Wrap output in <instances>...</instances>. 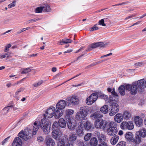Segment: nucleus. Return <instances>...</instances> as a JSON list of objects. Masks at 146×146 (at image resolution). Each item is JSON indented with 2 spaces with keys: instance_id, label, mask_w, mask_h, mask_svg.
<instances>
[{
  "instance_id": "c9c22d12",
  "label": "nucleus",
  "mask_w": 146,
  "mask_h": 146,
  "mask_svg": "<svg viewBox=\"0 0 146 146\" xmlns=\"http://www.w3.org/2000/svg\"><path fill=\"white\" fill-rule=\"evenodd\" d=\"M94 101L93 99H92V98L90 96L87 98L86 102L88 105H91L95 102V101Z\"/></svg>"
},
{
  "instance_id": "aec40b11",
  "label": "nucleus",
  "mask_w": 146,
  "mask_h": 146,
  "mask_svg": "<svg viewBox=\"0 0 146 146\" xmlns=\"http://www.w3.org/2000/svg\"><path fill=\"white\" fill-rule=\"evenodd\" d=\"M45 142L47 146H54L55 144L54 141L50 138H46Z\"/></svg>"
},
{
  "instance_id": "4468645a",
  "label": "nucleus",
  "mask_w": 146,
  "mask_h": 146,
  "mask_svg": "<svg viewBox=\"0 0 146 146\" xmlns=\"http://www.w3.org/2000/svg\"><path fill=\"white\" fill-rule=\"evenodd\" d=\"M79 102L78 99L76 96L69 98L68 99L67 102V103H68V105H70L71 104L73 105L77 104L79 103Z\"/></svg>"
},
{
  "instance_id": "e433bc0d",
  "label": "nucleus",
  "mask_w": 146,
  "mask_h": 146,
  "mask_svg": "<svg viewBox=\"0 0 146 146\" xmlns=\"http://www.w3.org/2000/svg\"><path fill=\"white\" fill-rule=\"evenodd\" d=\"M131 114L128 111H125L123 113V117L126 120L128 119L131 117Z\"/></svg>"
},
{
  "instance_id": "de8ad7c7",
  "label": "nucleus",
  "mask_w": 146,
  "mask_h": 146,
  "mask_svg": "<svg viewBox=\"0 0 146 146\" xmlns=\"http://www.w3.org/2000/svg\"><path fill=\"white\" fill-rule=\"evenodd\" d=\"M16 1L15 0L12 3L9 4L8 5V7L9 8H11L15 7V5Z\"/></svg>"
},
{
  "instance_id": "9d476101",
  "label": "nucleus",
  "mask_w": 146,
  "mask_h": 146,
  "mask_svg": "<svg viewBox=\"0 0 146 146\" xmlns=\"http://www.w3.org/2000/svg\"><path fill=\"white\" fill-rule=\"evenodd\" d=\"M110 107L111 111L109 114L110 116H112L115 115L118 111L119 110V106L116 103H112Z\"/></svg>"
},
{
  "instance_id": "774afa93",
  "label": "nucleus",
  "mask_w": 146,
  "mask_h": 146,
  "mask_svg": "<svg viewBox=\"0 0 146 146\" xmlns=\"http://www.w3.org/2000/svg\"><path fill=\"white\" fill-rule=\"evenodd\" d=\"M112 53H110L109 54H107L106 55L102 56H101V58H103V57H107V56H109L111 55H112Z\"/></svg>"
},
{
  "instance_id": "e2e57ef3",
  "label": "nucleus",
  "mask_w": 146,
  "mask_h": 146,
  "mask_svg": "<svg viewBox=\"0 0 146 146\" xmlns=\"http://www.w3.org/2000/svg\"><path fill=\"white\" fill-rule=\"evenodd\" d=\"M111 93L115 97H117L118 96V95L115 92L114 89H113V90Z\"/></svg>"
},
{
  "instance_id": "0eeeda50",
  "label": "nucleus",
  "mask_w": 146,
  "mask_h": 146,
  "mask_svg": "<svg viewBox=\"0 0 146 146\" xmlns=\"http://www.w3.org/2000/svg\"><path fill=\"white\" fill-rule=\"evenodd\" d=\"M121 128L123 129L132 130L134 127L133 124L131 121H123L121 124Z\"/></svg>"
},
{
  "instance_id": "7ed1b4c3",
  "label": "nucleus",
  "mask_w": 146,
  "mask_h": 146,
  "mask_svg": "<svg viewBox=\"0 0 146 146\" xmlns=\"http://www.w3.org/2000/svg\"><path fill=\"white\" fill-rule=\"evenodd\" d=\"M66 105V102L63 100L60 101L57 104L56 106L57 110L55 115L56 119H58L62 115L63 112L62 110L65 108Z\"/></svg>"
},
{
  "instance_id": "20e7f679",
  "label": "nucleus",
  "mask_w": 146,
  "mask_h": 146,
  "mask_svg": "<svg viewBox=\"0 0 146 146\" xmlns=\"http://www.w3.org/2000/svg\"><path fill=\"white\" fill-rule=\"evenodd\" d=\"M116 124L113 121H111L109 124V127L107 130V132L108 135L113 136L117 133L118 131L116 127Z\"/></svg>"
},
{
  "instance_id": "5fc2aeb1",
  "label": "nucleus",
  "mask_w": 146,
  "mask_h": 146,
  "mask_svg": "<svg viewBox=\"0 0 146 146\" xmlns=\"http://www.w3.org/2000/svg\"><path fill=\"white\" fill-rule=\"evenodd\" d=\"M43 82V81L42 80H41L40 81L38 82L37 83H34L33 84V86L35 87H37L39 86Z\"/></svg>"
},
{
  "instance_id": "b1692460",
  "label": "nucleus",
  "mask_w": 146,
  "mask_h": 146,
  "mask_svg": "<svg viewBox=\"0 0 146 146\" xmlns=\"http://www.w3.org/2000/svg\"><path fill=\"white\" fill-rule=\"evenodd\" d=\"M55 108L54 107H51L48 108L46 110V112L48 113H50V115L49 116V117H52L54 115L55 116V113L56 112Z\"/></svg>"
},
{
  "instance_id": "69168bd1",
  "label": "nucleus",
  "mask_w": 146,
  "mask_h": 146,
  "mask_svg": "<svg viewBox=\"0 0 146 146\" xmlns=\"http://www.w3.org/2000/svg\"><path fill=\"white\" fill-rule=\"evenodd\" d=\"M66 43L67 42H65L64 39H63L60 41L59 44L62 45L64 44H66Z\"/></svg>"
},
{
  "instance_id": "603ef678",
  "label": "nucleus",
  "mask_w": 146,
  "mask_h": 146,
  "mask_svg": "<svg viewBox=\"0 0 146 146\" xmlns=\"http://www.w3.org/2000/svg\"><path fill=\"white\" fill-rule=\"evenodd\" d=\"M144 64V63L142 62H139L135 64V66L137 67L141 66Z\"/></svg>"
},
{
  "instance_id": "37998d69",
  "label": "nucleus",
  "mask_w": 146,
  "mask_h": 146,
  "mask_svg": "<svg viewBox=\"0 0 146 146\" xmlns=\"http://www.w3.org/2000/svg\"><path fill=\"white\" fill-rule=\"evenodd\" d=\"M31 71L30 68H28L23 69L21 72V74H26L30 72Z\"/></svg>"
},
{
  "instance_id": "c03bdc74",
  "label": "nucleus",
  "mask_w": 146,
  "mask_h": 146,
  "mask_svg": "<svg viewBox=\"0 0 146 146\" xmlns=\"http://www.w3.org/2000/svg\"><path fill=\"white\" fill-rule=\"evenodd\" d=\"M43 10V7H40L36 8L35 11L36 13H40Z\"/></svg>"
},
{
  "instance_id": "c85d7f7f",
  "label": "nucleus",
  "mask_w": 146,
  "mask_h": 146,
  "mask_svg": "<svg viewBox=\"0 0 146 146\" xmlns=\"http://www.w3.org/2000/svg\"><path fill=\"white\" fill-rule=\"evenodd\" d=\"M119 137L118 135H115L110 140V142L112 145L115 144L118 141Z\"/></svg>"
},
{
  "instance_id": "412c9836",
  "label": "nucleus",
  "mask_w": 146,
  "mask_h": 146,
  "mask_svg": "<svg viewBox=\"0 0 146 146\" xmlns=\"http://www.w3.org/2000/svg\"><path fill=\"white\" fill-rule=\"evenodd\" d=\"M135 121L136 125L138 127H141L143 125V120L139 116H137L135 117Z\"/></svg>"
},
{
  "instance_id": "13d9d810",
  "label": "nucleus",
  "mask_w": 146,
  "mask_h": 146,
  "mask_svg": "<svg viewBox=\"0 0 146 146\" xmlns=\"http://www.w3.org/2000/svg\"><path fill=\"white\" fill-rule=\"evenodd\" d=\"M100 97L101 98L103 99L106 100H107V99H108V96L106 95H104V94H103V95H101L100 96Z\"/></svg>"
},
{
  "instance_id": "a19ab883",
  "label": "nucleus",
  "mask_w": 146,
  "mask_h": 146,
  "mask_svg": "<svg viewBox=\"0 0 146 146\" xmlns=\"http://www.w3.org/2000/svg\"><path fill=\"white\" fill-rule=\"evenodd\" d=\"M91 97L92 98V99H93V101H96L97 100L98 96L97 94L96 93H94L92 94L91 95Z\"/></svg>"
},
{
  "instance_id": "3c124183",
  "label": "nucleus",
  "mask_w": 146,
  "mask_h": 146,
  "mask_svg": "<svg viewBox=\"0 0 146 146\" xmlns=\"http://www.w3.org/2000/svg\"><path fill=\"white\" fill-rule=\"evenodd\" d=\"M96 25L97 24H96L93 27H91L90 30V31H93L98 30L99 29L98 27L96 26Z\"/></svg>"
},
{
  "instance_id": "49530a36",
  "label": "nucleus",
  "mask_w": 146,
  "mask_h": 146,
  "mask_svg": "<svg viewBox=\"0 0 146 146\" xmlns=\"http://www.w3.org/2000/svg\"><path fill=\"white\" fill-rule=\"evenodd\" d=\"M2 55H5V56L4 57V58H5L6 57L7 58H8L9 57H11L12 56V54L11 52H8L5 54H3Z\"/></svg>"
},
{
  "instance_id": "a18cd8bd",
  "label": "nucleus",
  "mask_w": 146,
  "mask_h": 146,
  "mask_svg": "<svg viewBox=\"0 0 146 146\" xmlns=\"http://www.w3.org/2000/svg\"><path fill=\"white\" fill-rule=\"evenodd\" d=\"M58 123L56 121H55L54 122L52 126V129H56L58 127Z\"/></svg>"
},
{
  "instance_id": "09e8293b",
  "label": "nucleus",
  "mask_w": 146,
  "mask_h": 146,
  "mask_svg": "<svg viewBox=\"0 0 146 146\" xmlns=\"http://www.w3.org/2000/svg\"><path fill=\"white\" fill-rule=\"evenodd\" d=\"M11 46V45L10 44H7V45L5 46V48L4 50V51L5 52H7L8 51L9 49V48H10Z\"/></svg>"
},
{
  "instance_id": "2eb2a0df",
  "label": "nucleus",
  "mask_w": 146,
  "mask_h": 146,
  "mask_svg": "<svg viewBox=\"0 0 146 146\" xmlns=\"http://www.w3.org/2000/svg\"><path fill=\"white\" fill-rule=\"evenodd\" d=\"M69 120H66L68 128L70 129L73 130L75 127L76 125L74 122L75 121L74 119H70Z\"/></svg>"
},
{
  "instance_id": "052dcab7",
  "label": "nucleus",
  "mask_w": 146,
  "mask_h": 146,
  "mask_svg": "<svg viewBox=\"0 0 146 146\" xmlns=\"http://www.w3.org/2000/svg\"><path fill=\"white\" fill-rule=\"evenodd\" d=\"M50 113H48V112H46V111L45 113L44 114V116L45 118H51L52 117H49L48 116L50 115Z\"/></svg>"
},
{
  "instance_id": "39448f33",
  "label": "nucleus",
  "mask_w": 146,
  "mask_h": 146,
  "mask_svg": "<svg viewBox=\"0 0 146 146\" xmlns=\"http://www.w3.org/2000/svg\"><path fill=\"white\" fill-rule=\"evenodd\" d=\"M48 122L46 120L45 118H43L41 120L40 127L43 132L46 134H48L50 131V128L48 127Z\"/></svg>"
},
{
  "instance_id": "338daca9",
  "label": "nucleus",
  "mask_w": 146,
  "mask_h": 146,
  "mask_svg": "<svg viewBox=\"0 0 146 146\" xmlns=\"http://www.w3.org/2000/svg\"><path fill=\"white\" fill-rule=\"evenodd\" d=\"M37 139L38 141H40V142L44 140L43 138L41 136L38 137L37 138Z\"/></svg>"
},
{
  "instance_id": "2f4dec72",
  "label": "nucleus",
  "mask_w": 146,
  "mask_h": 146,
  "mask_svg": "<svg viewBox=\"0 0 146 146\" xmlns=\"http://www.w3.org/2000/svg\"><path fill=\"white\" fill-rule=\"evenodd\" d=\"M84 126L85 129L88 130H91L93 129L91 123L89 121L86 122Z\"/></svg>"
},
{
  "instance_id": "4c0bfd02",
  "label": "nucleus",
  "mask_w": 146,
  "mask_h": 146,
  "mask_svg": "<svg viewBox=\"0 0 146 146\" xmlns=\"http://www.w3.org/2000/svg\"><path fill=\"white\" fill-rule=\"evenodd\" d=\"M106 19H107L105 18L99 20L98 22V25L104 27L106 26V24L104 23V21H106Z\"/></svg>"
},
{
  "instance_id": "864d4df0",
  "label": "nucleus",
  "mask_w": 146,
  "mask_h": 146,
  "mask_svg": "<svg viewBox=\"0 0 146 146\" xmlns=\"http://www.w3.org/2000/svg\"><path fill=\"white\" fill-rule=\"evenodd\" d=\"M84 143L81 140H78L77 141L76 144L79 146H82Z\"/></svg>"
},
{
  "instance_id": "a878e982",
  "label": "nucleus",
  "mask_w": 146,
  "mask_h": 146,
  "mask_svg": "<svg viewBox=\"0 0 146 146\" xmlns=\"http://www.w3.org/2000/svg\"><path fill=\"white\" fill-rule=\"evenodd\" d=\"M13 107V106L12 105H11L4 108L1 112V115H6L8 113L10 109V108Z\"/></svg>"
},
{
  "instance_id": "5701e85b",
  "label": "nucleus",
  "mask_w": 146,
  "mask_h": 146,
  "mask_svg": "<svg viewBox=\"0 0 146 146\" xmlns=\"http://www.w3.org/2000/svg\"><path fill=\"white\" fill-rule=\"evenodd\" d=\"M145 81L144 79H141L138 80L137 82H135L136 85L139 88L141 89L143 87H144L145 85Z\"/></svg>"
},
{
  "instance_id": "f03ea898",
  "label": "nucleus",
  "mask_w": 146,
  "mask_h": 146,
  "mask_svg": "<svg viewBox=\"0 0 146 146\" xmlns=\"http://www.w3.org/2000/svg\"><path fill=\"white\" fill-rule=\"evenodd\" d=\"M92 109L88 106L82 107L80 108L79 111L77 112L75 115V118L76 120L80 121V122L82 123V121L86 119V117L88 113H91Z\"/></svg>"
},
{
  "instance_id": "ea45409f",
  "label": "nucleus",
  "mask_w": 146,
  "mask_h": 146,
  "mask_svg": "<svg viewBox=\"0 0 146 146\" xmlns=\"http://www.w3.org/2000/svg\"><path fill=\"white\" fill-rule=\"evenodd\" d=\"M92 134L91 133H87L84 137V139L85 141H88L91 138Z\"/></svg>"
},
{
  "instance_id": "c756f323",
  "label": "nucleus",
  "mask_w": 146,
  "mask_h": 146,
  "mask_svg": "<svg viewBox=\"0 0 146 146\" xmlns=\"http://www.w3.org/2000/svg\"><path fill=\"white\" fill-rule=\"evenodd\" d=\"M98 140L95 137H93L91 138L90 142L91 146H97L98 145Z\"/></svg>"
},
{
  "instance_id": "423d86ee",
  "label": "nucleus",
  "mask_w": 146,
  "mask_h": 146,
  "mask_svg": "<svg viewBox=\"0 0 146 146\" xmlns=\"http://www.w3.org/2000/svg\"><path fill=\"white\" fill-rule=\"evenodd\" d=\"M104 121L102 119L96 120L94 122V125L97 129H104L106 127V123L104 124Z\"/></svg>"
},
{
  "instance_id": "f704fd0d",
  "label": "nucleus",
  "mask_w": 146,
  "mask_h": 146,
  "mask_svg": "<svg viewBox=\"0 0 146 146\" xmlns=\"http://www.w3.org/2000/svg\"><path fill=\"white\" fill-rule=\"evenodd\" d=\"M106 139V136L103 134H101L98 137V139L100 143L105 142Z\"/></svg>"
},
{
  "instance_id": "393cba45",
  "label": "nucleus",
  "mask_w": 146,
  "mask_h": 146,
  "mask_svg": "<svg viewBox=\"0 0 146 146\" xmlns=\"http://www.w3.org/2000/svg\"><path fill=\"white\" fill-rule=\"evenodd\" d=\"M136 134H138L141 137L144 138L146 136V130L144 128L142 129L137 131Z\"/></svg>"
},
{
  "instance_id": "72a5a7b5",
  "label": "nucleus",
  "mask_w": 146,
  "mask_h": 146,
  "mask_svg": "<svg viewBox=\"0 0 146 146\" xmlns=\"http://www.w3.org/2000/svg\"><path fill=\"white\" fill-rule=\"evenodd\" d=\"M59 141L57 143L58 146H65L66 144V141L64 139H58Z\"/></svg>"
},
{
  "instance_id": "f8f14e48",
  "label": "nucleus",
  "mask_w": 146,
  "mask_h": 146,
  "mask_svg": "<svg viewBox=\"0 0 146 146\" xmlns=\"http://www.w3.org/2000/svg\"><path fill=\"white\" fill-rule=\"evenodd\" d=\"M83 126L82 123L79 122L78 127L76 129V132L77 133L76 134L77 135L81 136L83 135Z\"/></svg>"
},
{
  "instance_id": "7c9ffc66",
  "label": "nucleus",
  "mask_w": 146,
  "mask_h": 146,
  "mask_svg": "<svg viewBox=\"0 0 146 146\" xmlns=\"http://www.w3.org/2000/svg\"><path fill=\"white\" fill-rule=\"evenodd\" d=\"M141 137L138 134H136L135 135V139H133V142L134 143L136 144H139L141 143Z\"/></svg>"
},
{
  "instance_id": "8fccbe9b",
  "label": "nucleus",
  "mask_w": 146,
  "mask_h": 146,
  "mask_svg": "<svg viewBox=\"0 0 146 146\" xmlns=\"http://www.w3.org/2000/svg\"><path fill=\"white\" fill-rule=\"evenodd\" d=\"M10 136H9L7 138L5 139L2 141L1 142V144L3 145H5L8 141V140L9 139Z\"/></svg>"
},
{
  "instance_id": "6e6552de",
  "label": "nucleus",
  "mask_w": 146,
  "mask_h": 146,
  "mask_svg": "<svg viewBox=\"0 0 146 146\" xmlns=\"http://www.w3.org/2000/svg\"><path fill=\"white\" fill-rule=\"evenodd\" d=\"M137 86L134 82L132 85L127 84L126 86V90L130 91L131 94L132 95H134L137 94Z\"/></svg>"
},
{
  "instance_id": "58836bf2",
  "label": "nucleus",
  "mask_w": 146,
  "mask_h": 146,
  "mask_svg": "<svg viewBox=\"0 0 146 146\" xmlns=\"http://www.w3.org/2000/svg\"><path fill=\"white\" fill-rule=\"evenodd\" d=\"M43 10L44 11L48 12L50 11L51 9L49 5L48 4H46L45 6L43 7Z\"/></svg>"
},
{
  "instance_id": "ddd939ff",
  "label": "nucleus",
  "mask_w": 146,
  "mask_h": 146,
  "mask_svg": "<svg viewBox=\"0 0 146 146\" xmlns=\"http://www.w3.org/2000/svg\"><path fill=\"white\" fill-rule=\"evenodd\" d=\"M74 112L73 110L68 109L66 110L65 111V118L66 120H69L70 119H73L71 115Z\"/></svg>"
},
{
  "instance_id": "bf43d9fd",
  "label": "nucleus",
  "mask_w": 146,
  "mask_h": 146,
  "mask_svg": "<svg viewBox=\"0 0 146 146\" xmlns=\"http://www.w3.org/2000/svg\"><path fill=\"white\" fill-rule=\"evenodd\" d=\"M98 146H110L106 142H102L99 144Z\"/></svg>"
},
{
  "instance_id": "680f3d73",
  "label": "nucleus",
  "mask_w": 146,
  "mask_h": 146,
  "mask_svg": "<svg viewBox=\"0 0 146 146\" xmlns=\"http://www.w3.org/2000/svg\"><path fill=\"white\" fill-rule=\"evenodd\" d=\"M24 90V89L23 88H21L18 89L15 93V94L16 95H18L19 94V92L23 91Z\"/></svg>"
},
{
  "instance_id": "cd10ccee",
  "label": "nucleus",
  "mask_w": 146,
  "mask_h": 146,
  "mask_svg": "<svg viewBox=\"0 0 146 146\" xmlns=\"http://www.w3.org/2000/svg\"><path fill=\"white\" fill-rule=\"evenodd\" d=\"M125 89L126 86L125 87L124 85H121L118 88V90L120 94L122 96H124L125 94Z\"/></svg>"
},
{
  "instance_id": "f257e3e1",
  "label": "nucleus",
  "mask_w": 146,
  "mask_h": 146,
  "mask_svg": "<svg viewBox=\"0 0 146 146\" xmlns=\"http://www.w3.org/2000/svg\"><path fill=\"white\" fill-rule=\"evenodd\" d=\"M39 127V125L37 124L35 122L30 129L25 131H21L18 134V136L24 140L27 141L31 138L33 135H35L36 134Z\"/></svg>"
},
{
  "instance_id": "0e129e2a",
  "label": "nucleus",
  "mask_w": 146,
  "mask_h": 146,
  "mask_svg": "<svg viewBox=\"0 0 146 146\" xmlns=\"http://www.w3.org/2000/svg\"><path fill=\"white\" fill-rule=\"evenodd\" d=\"M64 39L65 42H67L66 44L70 43L72 42V40L69 39L65 38Z\"/></svg>"
},
{
  "instance_id": "dca6fc26",
  "label": "nucleus",
  "mask_w": 146,
  "mask_h": 146,
  "mask_svg": "<svg viewBox=\"0 0 146 146\" xmlns=\"http://www.w3.org/2000/svg\"><path fill=\"white\" fill-rule=\"evenodd\" d=\"M103 117L102 113L100 111H97L91 115L90 118L92 119H96Z\"/></svg>"
},
{
  "instance_id": "79ce46f5",
  "label": "nucleus",
  "mask_w": 146,
  "mask_h": 146,
  "mask_svg": "<svg viewBox=\"0 0 146 146\" xmlns=\"http://www.w3.org/2000/svg\"><path fill=\"white\" fill-rule=\"evenodd\" d=\"M91 97L92 98V99H93V101H96L97 100L98 96L97 94L96 93H94L92 94L91 95Z\"/></svg>"
},
{
  "instance_id": "6e6d98bb",
  "label": "nucleus",
  "mask_w": 146,
  "mask_h": 146,
  "mask_svg": "<svg viewBox=\"0 0 146 146\" xmlns=\"http://www.w3.org/2000/svg\"><path fill=\"white\" fill-rule=\"evenodd\" d=\"M39 20H40V19H30V20H29L28 21V23H33L34 22H36V21H38Z\"/></svg>"
},
{
  "instance_id": "4be33fe9",
  "label": "nucleus",
  "mask_w": 146,
  "mask_h": 146,
  "mask_svg": "<svg viewBox=\"0 0 146 146\" xmlns=\"http://www.w3.org/2000/svg\"><path fill=\"white\" fill-rule=\"evenodd\" d=\"M123 116L122 114L121 113H117L114 117L115 121L117 122L120 123L123 120Z\"/></svg>"
},
{
  "instance_id": "4d7b16f0",
  "label": "nucleus",
  "mask_w": 146,
  "mask_h": 146,
  "mask_svg": "<svg viewBox=\"0 0 146 146\" xmlns=\"http://www.w3.org/2000/svg\"><path fill=\"white\" fill-rule=\"evenodd\" d=\"M117 146H125V143L123 141H121L117 144Z\"/></svg>"
},
{
  "instance_id": "6ab92c4d",
  "label": "nucleus",
  "mask_w": 146,
  "mask_h": 146,
  "mask_svg": "<svg viewBox=\"0 0 146 146\" xmlns=\"http://www.w3.org/2000/svg\"><path fill=\"white\" fill-rule=\"evenodd\" d=\"M77 137V135L74 133H70L68 137V140L70 143H74L76 140Z\"/></svg>"
},
{
  "instance_id": "473e14b6",
  "label": "nucleus",
  "mask_w": 146,
  "mask_h": 146,
  "mask_svg": "<svg viewBox=\"0 0 146 146\" xmlns=\"http://www.w3.org/2000/svg\"><path fill=\"white\" fill-rule=\"evenodd\" d=\"M108 105H104L100 108L101 112L104 114L108 113Z\"/></svg>"
},
{
  "instance_id": "1a4fd4ad",
  "label": "nucleus",
  "mask_w": 146,
  "mask_h": 146,
  "mask_svg": "<svg viewBox=\"0 0 146 146\" xmlns=\"http://www.w3.org/2000/svg\"><path fill=\"white\" fill-rule=\"evenodd\" d=\"M106 45L104 44L102 42H98L93 43L88 46V48L86 50V51L87 52L89 51L92 50L93 48L98 47L105 46Z\"/></svg>"
},
{
  "instance_id": "9b49d317",
  "label": "nucleus",
  "mask_w": 146,
  "mask_h": 146,
  "mask_svg": "<svg viewBox=\"0 0 146 146\" xmlns=\"http://www.w3.org/2000/svg\"><path fill=\"white\" fill-rule=\"evenodd\" d=\"M62 135V133L60 130L59 129H54L52 132V137L56 140H58Z\"/></svg>"
},
{
  "instance_id": "a211bd4d",
  "label": "nucleus",
  "mask_w": 146,
  "mask_h": 146,
  "mask_svg": "<svg viewBox=\"0 0 146 146\" xmlns=\"http://www.w3.org/2000/svg\"><path fill=\"white\" fill-rule=\"evenodd\" d=\"M22 142L21 139L19 137H16L12 143V146H21Z\"/></svg>"
},
{
  "instance_id": "f3484780",
  "label": "nucleus",
  "mask_w": 146,
  "mask_h": 146,
  "mask_svg": "<svg viewBox=\"0 0 146 146\" xmlns=\"http://www.w3.org/2000/svg\"><path fill=\"white\" fill-rule=\"evenodd\" d=\"M125 137L127 143H129L133 142V138L131 133L128 132L126 133L125 135Z\"/></svg>"
},
{
  "instance_id": "bb28decb",
  "label": "nucleus",
  "mask_w": 146,
  "mask_h": 146,
  "mask_svg": "<svg viewBox=\"0 0 146 146\" xmlns=\"http://www.w3.org/2000/svg\"><path fill=\"white\" fill-rule=\"evenodd\" d=\"M58 125L61 128H64L66 127V123L64 119L63 118H60L58 121Z\"/></svg>"
}]
</instances>
